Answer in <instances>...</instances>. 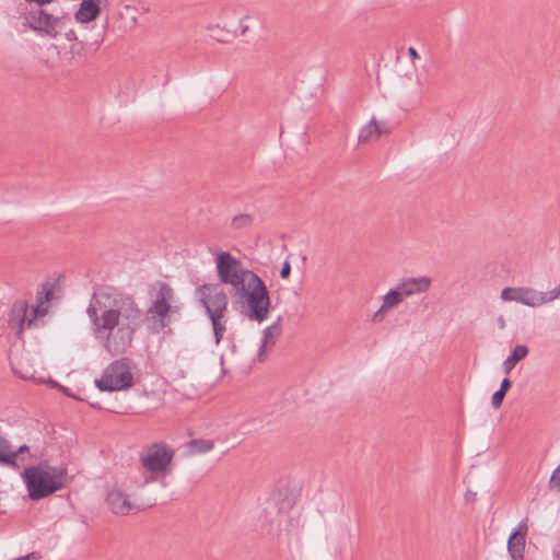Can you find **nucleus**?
Returning a JSON list of instances; mask_svg holds the SVG:
<instances>
[{"mask_svg": "<svg viewBox=\"0 0 560 560\" xmlns=\"http://www.w3.org/2000/svg\"><path fill=\"white\" fill-rule=\"evenodd\" d=\"M86 313L95 337L106 340L105 347L109 348L110 335L116 329L114 348L121 352L131 347L135 332L144 322V314L133 296L114 287L94 291Z\"/></svg>", "mask_w": 560, "mask_h": 560, "instance_id": "1", "label": "nucleus"}, {"mask_svg": "<svg viewBox=\"0 0 560 560\" xmlns=\"http://www.w3.org/2000/svg\"><path fill=\"white\" fill-rule=\"evenodd\" d=\"M31 500L44 499L65 487L67 469L61 466L39 464L24 469L22 472Z\"/></svg>", "mask_w": 560, "mask_h": 560, "instance_id": "2", "label": "nucleus"}, {"mask_svg": "<svg viewBox=\"0 0 560 560\" xmlns=\"http://www.w3.org/2000/svg\"><path fill=\"white\" fill-rule=\"evenodd\" d=\"M62 393L75 400L89 404L93 408L112 412L124 413L126 406L122 398H127L124 389H139L138 387H58Z\"/></svg>", "mask_w": 560, "mask_h": 560, "instance_id": "3", "label": "nucleus"}, {"mask_svg": "<svg viewBox=\"0 0 560 560\" xmlns=\"http://www.w3.org/2000/svg\"><path fill=\"white\" fill-rule=\"evenodd\" d=\"M237 301L245 307L248 319L262 323L267 319L271 301L269 290L262 279L256 273L235 291Z\"/></svg>", "mask_w": 560, "mask_h": 560, "instance_id": "4", "label": "nucleus"}, {"mask_svg": "<svg viewBox=\"0 0 560 560\" xmlns=\"http://www.w3.org/2000/svg\"><path fill=\"white\" fill-rule=\"evenodd\" d=\"M196 296L211 320L214 342L219 345L226 329L222 319L228 310V295L219 283H205L196 289Z\"/></svg>", "mask_w": 560, "mask_h": 560, "instance_id": "5", "label": "nucleus"}, {"mask_svg": "<svg viewBox=\"0 0 560 560\" xmlns=\"http://www.w3.org/2000/svg\"><path fill=\"white\" fill-rule=\"evenodd\" d=\"M174 456V448L166 443L160 442L145 446L140 453L139 460L141 466L150 472V477L145 478L141 486L144 487L158 477L167 475L171 471Z\"/></svg>", "mask_w": 560, "mask_h": 560, "instance_id": "6", "label": "nucleus"}, {"mask_svg": "<svg viewBox=\"0 0 560 560\" xmlns=\"http://www.w3.org/2000/svg\"><path fill=\"white\" fill-rule=\"evenodd\" d=\"M139 389H124L127 398H122L126 406L125 412L136 410H153L165 402V399L176 400L178 394L175 387L166 389L165 387H138Z\"/></svg>", "mask_w": 560, "mask_h": 560, "instance_id": "7", "label": "nucleus"}, {"mask_svg": "<svg viewBox=\"0 0 560 560\" xmlns=\"http://www.w3.org/2000/svg\"><path fill=\"white\" fill-rule=\"evenodd\" d=\"M35 5L23 14V26L40 37L56 39L63 27L65 18L52 15L44 7Z\"/></svg>", "mask_w": 560, "mask_h": 560, "instance_id": "8", "label": "nucleus"}, {"mask_svg": "<svg viewBox=\"0 0 560 560\" xmlns=\"http://www.w3.org/2000/svg\"><path fill=\"white\" fill-rule=\"evenodd\" d=\"M214 260L220 282L232 285L235 291L256 275L249 269H244L242 261L229 252H218Z\"/></svg>", "mask_w": 560, "mask_h": 560, "instance_id": "9", "label": "nucleus"}, {"mask_svg": "<svg viewBox=\"0 0 560 560\" xmlns=\"http://www.w3.org/2000/svg\"><path fill=\"white\" fill-rule=\"evenodd\" d=\"M135 365L129 358L113 361L103 372L94 385H133Z\"/></svg>", "mask_w": 560, "mask_h": 560, "instance_id": "10", "label": "nucleus"}, {"mask_svg": "<svg viewBox=\"0 0 560 560\" xmlns=\"http://www.w3.org/2000/svg\"><path fill=\"white\" fill-rule=\"evenodd\" d=\"M528 530L527 521L518 523L516 529L510 535L508 550L513 560H523L525 551V539Z\"/></svg>", "mask_w": 560, "mask_h": 560, "instance_id": "11", "label": "nucleus"}, {"mask_svg": "<svg viewBox=\"0 0 560 560\" xmlns=\"http://www.w3.org/2000/svg\"><path fill=\"white\" fill-rule=\"evenodd\" d=\"M106 2L107 0H82L74 13L75 21L86 24L96 20L102 12V5Z\"/></svg>", "mask_w": 560, "mask_h": 560, "instance_id": "12", "label": "nucleus"}, {"mask_svg": "<svg viewBox=\"0 0 560 560\" xmlns=\"http://www.w3.org/2000/svg\"><path fill=\"white\" fill-rule=\"evenodd\" d=\"M389 131V127L385 121L378 122L375 118H372L360 129L358 141L361 144L368 143L384 135H388Z\"/></svg>", "mask_w": 560, "mask_h": 560, "instance_id": "13", "label": "nucleus"}, {"mask_svg": "<svg viewBox=\"0 0 560 560\" xmlns=\"http://www.w3.org/2000/svg\"><path fill=\"white\" fill-rule=\"evenodd\" d=\"M27 311L28 304L25 300H16L12 304L8 323L11 328L16 329L18 335L22 334L24 324H27Z\"/></svg>", "mask_w": 560, "mask_h": 560, "instance_id": "14", "label": "nucleus"}, {"mask_svg": "<svg viewBox=\"0 0 560 560\" xmlns=\"http://www.w3.org/2000/svg\"><path fill=\"white\" fill-rule=\"evenodd\" d=\"M106 501L110 511L118 515H127L133 509L128 495L119 489L108 492Z\"/></svg>", "mask_w": 560, "mask_h": 560, "instance_id": "15", "label": "nucleus"}, {"mask_svg": "<svg viewBox=\"0 0 560 560\" xmlns=\"http://www.w3.org/2000/svg\"><path fill=\"white\" fill-rule=\"evenodd\" d=\"M397 285L404 296L408 298L413 294L427 292L431 285V279L429 277L406 278Z\"/></svg>", "mask_w": 560, "mask_h": 560, "instance_id": "16", "label": "nucleus"}, {"mask_svg": "<svg viewBox=\"0 0 560 560\" xmlns=\"http://www.w3.org/2000/svg\"><path fill=\"white\" fill-rule=\"evenodd\" d=\"M30 453L27 445H22L18 450H13L9 441L0 435V463L9 466H18L19 456Z\"/></svg>", "mask_w": 560, "mask_h": 560, "instance_id": "17", "label": "nucleus"}, {"mask_svg": "<svg viewBox=\"0 0 560 560\" xmlns=\"http://www.w3.org/2000/svg\"><path fill=\"white\" fill-rule=\"evenodd\" d=\"M174 311L175 308L171 305V302L153 301V304L148 310V313L158 318L160 329H163L170 323L168 313Z\"/></svg>", "mask_w": 560, "mask_h": 560, "instance_id": "18", "label": "nucleus"}, {"mask_svg": "<svg viewBox=\"0 0 560 560\" xmlns=\"http://www.w3.org/2000/svg\"><path fill=\"white\" fill-rule=\"evenodd\" d=\"M517 303L536 307L546 303L545 294L532 288H518Z\"/></svg>", "mask_w": 560, "mask_h": 560, "instance_id": "19", "label": "nucleus"}, {"mask_svg": "<svg viewBox=\"0 0 560 560\" xmlns=\"http://www.w3.org/2000/svg\"><path fill=\"white\" fill-rule=\"evenodd\" d=\"M214 448V441L209 439H192L187 443L189 455H202L210 453Z\"/></svg>", "mask_w": 560, "mask_h": 560, "instance_id": "20", "label": "nucleus"}, {"mask_svg": "<svg viewBox=\"0 0 560 560\" xmlns=\"http://www.w3.org/2000/svg\"><path fill=\"white\" fill-rule=\"evenodd\" d=\"M281 323H282V316H278V318L270 326L266 327L262 330V340H261V345H260L259 351H258L259 360H262V357L266 351V347L269 343V339L271 338L273 331H276L277 334L281 332Z\"/></svg>", "mask_w": 560, "mask_h": 560, "instance_id": "21", "label": "nucleus"}, {"mask_svg": "<svg viewBox=\"0 0 560 560\" xmlns=\"http://www.w3.org/2000/svg\"><path fill=\"white\" fill-rule=\"evenodd\" d=\"M528 353V348L524 345H517L511 352V354L503 362L504 369L510 371L515 364L524 359Z\"/></svg>", "mask_w": 560, "mask_h": 560, "instance_id": "22", "label": "nucleus"}, {"mask_svg": "<svg viewBox=\"0 0 560 560\" xmlns=\"http://www.w3.org/2000/svg\"><path fill=\"white\" fill-rule=\"evenodd\" d=\"M404 299V294L398 289V285H396L383 296V308H394L400 304Z\"/></svg>", "mask_w": 560, "mask_h": 560, "instance_id": "23", "label": "nucleus"}, {"mask_svg": "<svg viewBox=\"0 0 560 560\" xmlns=\"http://www.w3.org/2000/svg\"><path fill=\"white\" fill-rule=\"evenodd\" d=\"M254 223V217L249 213L235 215L231 221V228L235 231L249 229Z\"/></svg>", "mask_w": 560, "mask_h": 560, "instance_id": "24", "label": "nucleus"}, {"mask_svg": "<svg viewBox=\"0 0 560 560\" xmlns=\"http://www.w3.org/2000/svg\"><path fill=\"white\" fill-rule=\"evenodd\" d=\"M55 282H46L40 285V289L36 293L37 302L47 304L54 299Z\"/></svg>", "mask_w": 560, "mask_h": 560, "instance_id": "25", "label": "nucleus"}, {"mask_svg": "<svg viewBox=\"0 0 560 560\" xmlns=\"http://www.w3.org/2000/svg\"><path fill=\"white\" fill-rule=\"evenodd\" d=\"M158 293L154 301L171 302L174 299V290L166 282H158Z\"/></svg>", "mask_w": 560, "mask_h": 560, "instance_id": "26", "label": "nucleus"}, {"mask_svg": "<svg viewBox=\"0 0 560 560\" xmlns=\"http://www.w3.org/2000/svg\"><path fill=\"white\" fill-rule=\"evenodd\" d=\"M47 312H48V306L46 304H42V303L37 302L36 306H34L32 310V317L27 319V327L28 328L37 327L38 326L37 317L45 316L47 314Z\"/></svg>", "mask_w": 560, "mask_h": 560, "instance_id": "27", "label": "nucleus"}, {"mask_svg": "<svg viewBox=\"0 0 560 560\" xmlns=\"http://www.w3.org/2000/svg\"><path fill=\"white\" fill-rule=\"evenodd\" d=\"M509 388L510 387H500V389L492 395L491 405L494 409H498L501 406Z\"/></svg>", "mask_w": 560, "mask_h": 560, "instance_id": "28", "label": "nucleus"}, {"mask_svg": "<svg viewBox=\"0 0 560 560\" xmlns=\"http://www.w3.org/2000/svg\"><path fill=\"white\" fill-rule=\"evenodd\" d=\"M518 288H504L501 291V299L503 301H514L517 302Z\"/></svg>", "mask_w": 560, "mask_h": 560, "instance_id": "29", "label": "nucleus"}, {"mask_svg": "<svg viewBox=\"0 0 560 560\" xmlns=\"http://www.w3.org/2000/svg\"><path fill=\"white\" fill-rule=\"evenodd\" d=\"M549 488L551 490L560 491V465L551 474Z\"/></svg>", "mask_w": 560, "mask_h": 560, "instance_id": "30", "label": "nucleus"}, {"mask_svg": "<svg viewBox=\"0 0 560 560\" xmlns=\"http://www.w3.org/2000/svg\"><path fill=\"white\" fill-rule=\"evenodd\" d=\"M291 273V264L289 260H284L280 270V277L282 279H288Z\"/></svg>", "mask_w": 560, "mask_h": 560, "instance_id": "31", "label": "nucleus"}, {"mask_svg": "<svg viewBox=\"0 0 560 560\" xmlns=\"http://www.w3.org/2000/svg\"><path fill=\"white\" fill-rule=\"evenodd\" d=\"M387 308H383V305L380 307L378 311H376L374 314H373V317H372V320L374 323H380L383 320L384 318V313Z\"/></svg>", "mask_w": 560, "mask_h": 560, "instance_id": "32", "label": "nucleus"}, {"mask_svg": "<svg viewBox=\"0 0 560 560\" xmlns=\"http://www.w3.org/2000/svg\"><path fill=\"white\" fill-rule=\"evenodd\" d=\"M55 0H26L30 4H37L38 7H45L52 3Z\"/></svg>", "mask_w": 560, "mask_h": 560, "instance_id": "33", "label": "nucleus"}, {"mask_svg": "<svg viewBox=\"0 0 560 560\" xmlns=\"http://www.w3.org/2000/svg\"><path fill=\"white\" fill-rule=\"evenodd\" d=\"M408 55L410 56V58L412 60H416V59L420 58L417 49L415 47H412V46L408 48Z\"/></svg>", "mask_w": 560, "mask_h": 560, "instance_id": "34", "label": "nucleus"}, {"mask_svg": "<svg viewBox=\"0 0 560 560\" xmlns=\"http://www.w3.org/2000/svg\"><path fill=\"white\" fill-rule=\"evenodd\" d=\"M37 559H38L37 555L35 552H32L30 555L19 557L14 560H37Z\"/></svg>", "mask_w": 560, "mask_h": 560, "instance_id": "35", "label": "nucleus"}, {"mask_svg": "<svg viewBox=\"0 0 560 560\" xmlns=\"http://www.w3.org/2000/svg\"><path fill=\"white\" fill-rule=\"evenodd\" d=\"M66 38L69 40V42H72L74 39H77V34L73 30H70L69 32L66 33Z\"/></svg>", "mask_w": 560, "mask_h": 560, "instance_id": "36", "label": "nucleus"}, {"mask_svg": "<svg viewBox=\"0 0 560 560\" xmlns=\"http://www.w3.org/2000/svg\"><path fill=\"white\" fill-rule=\"evenodd\" d=\"M497 324H498V327L500 329H504L505 328V319L502 315H500L497 319Z\"/></svg>", "mask_w": 560, "mask_h": 560, "instance_id": "37", "label": "nucleus"}, {"mask_svg": "<svg viewBox=\"0 0 560 560\" xmlns=\"http://www.w3.org/2000/svg\"><path fill=\"white\" fill-rule=\"evenodd\" d=\"M43 384L45 385H51V386H55V385H60L58 382L49 378L47 382H42Z\"/></svg>", "mask_w": 560, "mask_h": 560, "instance_id": "38", "label": "nucleus"}, {"mask_svg": "<svg viewBox=\"0 0 560 560\" xmlns=\"http://www.w3.org/2000/svg\"><path fill=\"white\" fill-rule=\"evenodd\" d=\"M500 385H512V383H511V381H510V378H509V377H504V378L501 381Z\"/></svg>", "mask_w": 560, "mask_h": 560, "instance_id": "39", "label": "nucleus"}, {"mask_svg": "<svg viewBox=\"0 0 560 560\" xmlns=\"http://www.w3.org/2000/svg\"><path fill=\"white\" fill-rule=\"evenodd\" d=\"M247 31H248V26L241 24V35H245L247 33Z\"/></svg>", "mask_w": 560, "mask_h": 560, "instance_id": "40", "label": "nucleus"}, {"mask_svg": "<svg viewBox=\"0 0 560 560\" xmlns=\"http://www.w3.org/2000/svg\"><path fill=\"white\" fill-rule=\"evenodd\" d=\"M21 378L28 380V377L26 375H21Z\"/></svg>", "mask_w": 560, "mask_h": 560, "instance_id": "41", "label": "nucleus"}]
</instances>
